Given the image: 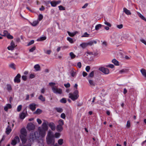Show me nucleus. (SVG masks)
<instances>
[{"label":"nucleus","instance_id":"338daca9","mask_svg":"<svg viewBox=\"0 0 146 146\" xmlns=\"http://www.w3.org/2000/svg\"><path fill=\"white\" fill-rule=\"evenodd\" d=\"M107 67H110L111 68H113L114 67V65L113 64H110L108 65Z\"/></svg>","mask_w":146,"mask_h":146},{"label":"nucleus","instance_id":"39448f33","mask_svg":"<svg viewBox=\"0 0 146 146\" xmlns=\"http://www.w3.org/2000/svg\"><path fill=\"white\" fill-rule=\"evenodd\" d=\"M52 91L54 93L56 94H61L62 93V90L61 89L58 88L56 86L52 87Z\"/></svg>","mask_w":146,"mask_h":146},{"label":"nucleus","instance_id":"393cba45","mask_svg":"<svg viewBox=\"0 0 146 146\" xmlns=\"http://www.w3.org/2000/svg\"><path fill=\"white\" fill-rule=\"evenodd\" d=\"M77 33V32H75L74 33H71L69 31L68 32V35L70 36H74Z\"/></svg>","mask_w":146,"mask_h":146},{"label":"nucleus","instance_id":"4be33fe9","mask_svg":"<svg viewBox=\"0 0 146 146\" xmlns=\"http://www.w3.org/2000/svg\"><path fill=\"white\" fill-rule=\"evenodd\" d=\"M38 99L42 102H44L45 101V98L42 95H40L38 97Z\"/></svg>","mask_w":146,"mask_h":146},{"label":"nucleus","instance_id":"aec40b11","mask_svg":"<svg viewBox=\"0 0 146 146\" xmlns=\"http://www.w3.org/2000/svg\"><path fill=\"white\" fill-rule=\"evenodd\" d=\"M142 75L145 78H146V70L144 69H142L140 70Z\"/></svg>","mask_w":146,"mask_h":146},{"label":"nucleus","instance_id":"c85d7f7f","mask_svg":"<svg viewBox=\"0 0 146 146\" xmlns=\"http://www.w3.org/2000/svg\"><path fill=\"white\" fill-rule=\"evenodd\" d=\"M112 63L114 64L115 65H119L118 62L115 59H113L112 60Z\"/></svg>","mask_w":146,"mask_h":146},{"label":"nucleus","instance_id":"864d4df0","mask_svg":"<svg viewBox=\"0 0 146 146\" xmlns=\"http://www.w3.org/2000/svg\"><path fill=\"white\" fill-rule=\"evenodd\" d=\"M130 122L129 121H127L126 127L127 128H129L130 126Z\"/></svg>","mask_w":146,"mask_h":146},{"label":"nucleus","instance_id":"1a4fd4ad","mask_svg":"<svg viewBox=\"0 0 146 146\" xmlns=\"http://www.w3.org/2000/svg\"><path fill=\"white\" fill-rule=\"evenodd\" d=\"M20 139L18 136H16L14 138V139L12 140L11 144L13 145H15L17 143L19 142Z\"/></svg>","mask_w":146,"mask_h":146},{"label":"nucleus","instance_id":"dca6fc26","mask_svg":"<svg viewBox=\"0 0 146 146\" xmlns=\"http://www.w3.org/2000/svg\"><path fill=\"white\" fill-rule=\"evenodd\" d=\"M12 106L10 104H7L4 107V110L6 111H7L8 109H11L12 108Z\"/></svg>","mask_w":146,"mask_h":146},{"label":"nucleus","instance_id":"f257e3e1","mask_svg":"<svg viewBox=\"0 0 146 146\" xmlns=\"http://www.w3.org/2000/svg\"><path fill=\"white\" fill-rule=\"evenodd\" d=\"M20 133L21 134L19 135L20 137L22 143L24 144L27 141V132L26 129L24 128H22L21 130Z\"/></svg>","mask_w":146,"mask_h":146},{"label":"nucleus","instance_id":"5fc2aeb1","mask_svg":"<svg viewBox=\"0 0 146 146\" xmlns=\"http://www.w3.org/2000/svg\"><path fill=\"white\" fill-rule=\"evenodd\" d=\"M61 117L63 119H65L66 118V115L64 113H61L60 115Z\"/></svg>","mask_w":146,"mask_h":146},{"label":"nucleus","instance_id":"bb28decb","mask_svg":"<svg viewBox=\"0 0 146 146\" xmlns=\"http://www.w3.org/2000/svg\"><path fill=\"white\" fill-rule=\"evenodd\" d=\"M90 84V86L92 87H94L95 86V83L92 80H88Z\"/></svg>","mask_w":146,"mask_h":146},{"label":"nucleus","instance_id":"13d9d810","mask_svg":"<svg viewBox=\"0 0 146 146\" xmlns=\"http://www.w3.org/2000/svg\"><path fill=\"white\" fill-rule=\"evenodd\" d=\"M34 41L33 40H32L30 42H29L28 44H27L28 46H29L33 44L34 43Z\"/></svg>","mask_w":146,"mask_h":146},{"label":"nucleus","instance_id":"4468645a","mask_svg":"<svg viewBox=\"0 0 146 146\" xmlns=\"http://www.w3.org/2000/svg\"><path fill=\"white\" fill-rule=\"evenodd\" d=\"M36 105L35 104L33 103L29 105V108L32 111H33L35 110Z\"/></svg>","mask_w":146,"mask_h":146},{"label":"nucleus","instance_id":"4c0bfd02","mask_svg":"<svg viewBox=\"0 0 146 146\" xmlns=\"http://www.w3.org/2000/svg\"><path fill=\"white\" fill-rule=\"evenodd\" d=\"M91 54H92V53L87 52L86 53H85L84 54V57H86L87 56H88L89 55H90Z\"/></svg>","mask_w":146,"mask_h":146},{"label":"nucleus","instance_id":"72a5a7b5","mask_svg":"<svg viewBox=\"0 0 146 146\" xmlns=\"http://www.w3.org/2000/svg\"><path fill=\"white\" fill-rule=\"evenodd\" d=\"M57 112L61 113L63 111V110L61 108H55Z\"/></svg>","mask_w":146,"mask_h":146},{"label":"nucleus","instance_id":"a211bd4d","mask_svg":"<svg viewBox=\"0 0 146 146\" xmlns=\"http://www.w3.org/2000/svg\"><path fill=\"white\" fill-rule=\"evenodd\" d=\"M128 70L127 69H123L120 70L119 73L121 74H123L124 73H127L128 72Z\"/></svg>","mask_w":146,"mask_h":146},{"label":"nucleus","instance_id":"79ce46f5","mask_svg":"<svg viewBox=\"0 0 146 146\" xmlns=\"http://www.w3.org/2000/svg\"><path fill=\"white\" fill-rule=\"evenodd\" d=\"M88 46L87 42L83 43V48H85Z\"/></svg>","mask_w":146,"mask_h":146},{"label":"nucleus","instance_id":"20e7f679","mask_svg":"<svg viewBox=\"0 0 146 146\" xmlns=\"http://www.w3.org/2000/svg\"><path fill=\"white\" fill-rule=\"evenodd\" d=\"M38 135V132L37 131L31 133L29 136L30 141L33 142L35 141H36L38 140L39 138Z\"/></svg>","mask_w":146,"mask_h":146},{"label":"nucleus","instance_id":"a19ab883","mask_svg":"<svg viewBox=\"0 0 146 146\" xmlns=\"http://www.w3.org/2000/svg\"><path fill=\"white\" fill-rule=\"evenodd\" d=\"M15 64L14 63H12L11 64L9 65V66L11 68L15 70Z\"/></svg>","mask_w":146,"mask_h":146},{"label":"nucleus","instance_id":"052dcab7","mask_svg":"<svg viewBox=\"0 0 146 146\" xmlns=\"http://www.w3.org/2000/svg\"><path fill=\"white\" fill-rule=\"evenodd\" d=\"M7 48L9 50H13L14 49V48L10 45L7 47Z\"/></svg>","mask_w":146,"mask_h":146},{"label":"nucleus","instance_id":"0e129e2a","mask_svg":"<svg viewBox=\"0 0 146 146\" xmlns=\"http://www.w3.org/2000/svg\"><path fill=\"white\" fill-rule=\"evenodd\" d=\"M11 46L15 48V44L13 41H12L11 43Z\"/></svg>","mask_w":146,"mask_h":146},{"label":"nucleus","instance_id":"f704fd0d","mask_svg":"<svg viewBox=\"0 0 146 146\" xmlns=\"http://www.w3.org/2000/svg\"><path fill=\"white\" fill-rule=\"evenodd\" d=\"M90 35L87 32H85L83 35V37H90Z\"/></svg>","mask_w":146,"mask_h":146},{"label":"nucleus","instance_id":"2eb2a0df","mask_svg":"<svg viewBox=\"0 0 146 146\" xmlns=\"http://www.w3.org/2000/svg\"><path fill=\"white\" fill-rule=\"evenodd\" d=\"M49 126L52 130L54 131L56 129V126L55 124L53 122H50L48 124Z\"/></svg>","mask_w":146,"mask_h":146},{"label":"nucleus","instance_id":"0eeeda50","mask_svg":"<svg viewBox=\"0 0 146 146\" xmlns=\"http://www.w3.org/2000/svg\"><path fill=\"white\" fill-rule=\"evenodd\" d=\"M27 113L26 109L24 111L20 113L19 117L21 119H23L27 116Z\"/></svg>","mask_w":146,"mask_h":146},{"label":"nucleus","instance_id":"8fccbe9b","mask_svg":"<svg viewBox=\"0 0 146 146\" xmlns=\"http://www.w3.org/2000/svg\"><path fill=\"white\" fill-rule=\"evenodd\" d=\"M56 84L54 82H50L49 83V85L52 88V87H54V86Z\"/></svg>","mask_w":146,"mask_h":146},{"label":"nucleus","instance_id":"bf43d9fd","mask_svg":"<svg viewBox=\"0 0 146 146\" xmlns=\"http://www.w3.org/2000/svg\"><path fill=\"white\" fill-rule=\"evenodd\" d=\"M64 86L66 88H69L70 86V84L69 83H68L66 84H64Z\"/></svg>","mask_w":146,"mask_h":146},{"label":"nucleus","instance_id":"69168bd1","mask_svg":"<svg viewBox=\"0 0 146 146\" xmlns=\"http://www.w3.org/2000/svg\"><path fill=\"white\" fill-rule=\"evenodd\" d=\"M51 52V51L50 50H48L46 51V52H45V53L48 54H50Z\"/></svg>","mask_w":146,"mask_h":146},{"label":"nucleus","instance_id":"680f3d73","mask_svg":"<svg viewBox=\"0 0 146 146\" xmlns=\"http://www.w3.org/2000/svg\"><path fill=\"white\" fill-rule=\"evenodd\" d=\"M90 68L89 66H87L86 68V70L87 72H89L90 69Z\"/></svg>","mask_w":146,"mask_h":146},{"label":"nucleus","instance_id":"f03ea898","mask_svg":"<svg viewBox=\"0 0 146 146\" xmlns=\"http://www.w3.org/2000/svg\"><path fill=\"white\" fill-rule=\"evenodd\" d=\"M47 143L48 144H54L55 139L52 132L50 131L48 132L46 137Z\"/></svg>","mask_w":146,"mask_h":146},{"label":"nucleus","instance_id":"a18cd8bd","mask_svg":"<svg viewBox=\"0 0 146 146\" xmlns=\"http://www.w3.org/2000/svg\"><path fill=\"white\" fill-rule=\"evenodd\" d=\"M43 18V16L42 14H40L38 16V20L39 21L41 20Z\"/></svg>","mask_w":146,"mask_h":146},{"label":"nucleus","instance_id":"5701e85b","mask_svg":"<svg viewBox=\"0 0 146 146\" xmlns=\"http://www.w3.org/2000/svg\"><path fill=\"white\" fill-rule=\"evenodd\" d=\"M34 68L36 71H39L40 70V66L38 64L35 65L34 66Z\"/></svg>","mask_w":146,"mask_h":146},{"label":"nucleus","instance_id":"774afa93","mask_svg":"<svg viewBox=\"0 0 146 146\" xmlns=\"http://www.w3.org/2000/svg\"><path fill=\"white\" fill-rule=\"evenodd\" d=\"M77 66L79 68H80L82 66V64L81 62H78L77 64Z\"/></svg>","mask_w":146,"mask_h":146},{"label":"nucleus","instance_id":"37998d69","mask_svg":"<svg viewBox=\"0 0 146 146\" xmlns=\"http://www.w3.org/2000/svg\"><path fill=\"white\" fill-rule=\"evenodd\" d=\"M22 108V106L21 105H19L17 108V111L18 112L20 111L21 110Z\"/></svg>","mask_w":146,"mask_h":146},{"label":"nucleus","instance_id":"7ed1b4c3","mask_svg":"<svg viewBox=\"0 0 146 146\" xmlns=\"http://www.w3.org/2000/svg\"><path fill=\"white\" fill-rule=\"evenodd\" d=\"M78 84H75L74 86V87L76 88V90H75L73 93H70L69 94V98L73 101L77 99L79 97L78 92V91L76 90Z\"/></svg>","mask_w":146,"mask_h":146},{"label":"nucleus","instance_id":"6ab92c4d","mask_svg":"<svg viewBox=\"0 0 146 146\" xmlns=\"http://www.w3.org/2000/svg\"><path fill=\"white\" fill-rule=\"evenodd\" d=\"M123 11L127 15H131V13L130 11L128 10L126 8L124 7L123 8Z\"/></svg>","mask_w":146,"mask_h":146},{"label":"nucleus","instance_id":"3c124183","mask_svg":"<svg viewBox=\"0 0 146 146\" xmlns=\"http://www.w3.org/2000/svg\"><path fill=\"white\" fill-rule=\"evenodd\" d=\"M58 8H59V9L60 10H65V8L62 5H60L59 6Z\"/></svg>","mask_w":146,"mask_h":146},{"label":"nucleus","instance_id":"4d7b16f0","mask_svg":"<svg viewBox=\"0 0 146 146\" xmlns=\"http://www.w3.org/2000/svg\"><path fill=\"white\" fill-rule=\"evenodd\" d=\"M54 136L55 137L58 138L60 136V134L58 133H56L55 134Z\"/></svg>","mask_w":146,"mask_h":146},{"label":"nucleus","instance_id":"9d476101","mask_svg":"<svg viewBox=\"0 0 146 146\" xmlns=\"http://www.w3.org/2000/svg\"><path fill=\"white\" fill-rule=\"evenodd\" d=\"M49 1L50 2V3L51 5V6L53 7H55L57 5L61 3V1Z\"/></svg>","mask_w":146,"mask_h":146},{"label":"nucleus","instance_id":"de8ad7c7","mask_svg":"<svg viewBox=\"0 0 146 146\" xmlns=\"http://www.w3.org/2000/svg\"><path fill=\"white\" fill-rule=\"evenodd\" d=\"M71 76L73 77H74L76 76V72L74 71H72L71 73Z\"/></svg>","mask_w":146,"mask_h":146},{"label":"nucleus","instance_id":"c9c22d12","mask_svg":"<svg viewBox=\"0 0 146 146\" xmlns=\"http://www.w3.org/2000/svg\"><path fill=\"white\" fill-rule=\"evenodd\" d=\"M70 55L71 59H73L76 57V55H75L73 52H71L70 53Z\"/></svg>","mask_w":146,"mask_h":146},{"label":"nucleus","instance_id":"412c9836","mask_svg":"<svg viewBox=\"0 0 146 146\" xmlns=\"http://www.w3.org/2000/svg\"><path fill=\"white\" fill-rule=\"evenodd\" d=\"M12 130L9 126L8 127L6 128V132L7 134L9 135L11 131Z\"/></svg>","mask_w":146,"mask_h":146},{"label":"nucleus","instance_id":"09e8293b","mask_svg":"<svg viewBox=\"0 0 146 146\" xmlns=\"http://www.w3.org/2000/svg\"><path fill=\"white\" fill-rule=\"evenodd\" d=\"M3 35H2V36H7V35L9 34L8 32L7 31H3Z\"/></svg>","mask_w":146,"mask_h":146},{"label":"nucleus","instance_id":"603ef678","mask_svg":"<svg viewBox=\"0 0 146 146\" xmlns=\"http://www.w3.org/2000/svg\"><path fill=\"white\" fill-rule=\"evenodd\" d=\"M7 38L10 39H12L13 38V37L9 33L6 36Z\"/></svg>","mask_w":146,"mask_h":146},{"label":"nucleus","instance_id":"c756f323","mask_svg":"<svg viewBox=\"0 0 146 146\" xmlns=\"http://www.w3.org/2000/svg\"><path fill=\"white\" fill-rule=\"evenodd\" d=\"M39 22L38 21H35L33 22L32 23H31V24L33 26H36L38 23Z\"/></svg>","mask_w":146,"mask_h":146},{"label":"nucleus","instance_id":"6e6552de","mask_svg":"<svg viewBox=\"0 0 146 146\" xmlns=\"http://www.w3.org/2000/svg\"><path fill=\"white\" fill-rule=\"evenodd\" d=\"M99 70L105 74H108L109 73V71L107 68L101 67L99 68Z\"/></svg>","mask_w":146,"mask_h":146},{"label":"nucleus","instance_id":"f8f14e48","mask_svg":"<svg viewBox=\"0 0 146 146\" xmlns=\"http://www.w3.org/2000/svg\"><path fill=\"white\" fill-rule=\"evenodd\" d=\"M21 77V76L20 74H18L14 78V82L17 83L20 82V78Z\"/></svg>","mask_w":146,"mask_h":146},{"label":"nucleus","instance_id":"ddd939ff","mask_svg":"<svg viewBox=\"0 0 146 146\" xmlns=\"http://www.w3.org/2000/svg\"><path fill=\"white\" fill-rule=\"evenodd\" d=\"M47 122H44L42 124V127L41 129L45 131L47 130L48 129V127L47 125Z\"/></svg>","mask_w":146,"mask_h":146},{"label":"nucleus","instance_id":"c03bdc74","mask_svg":"<svg viewBox=\"0 0 146 146\" xmlns=\"http://www.w3.org/2000/svg\"><path fill=\"white\" fill-rule=\"evenodd\" d=\"M67 40L70 43H73V41L72 39L70 37H68L67 38Z\"/></svg>","mask_w":146,"mask_h":146},{"label":"nucleus","instance_id":"6e6d98bb","mask_svg":"<svg viewBox=\"0 0 146 146\" xmlns=\"http://www.w3.org/2000/svg\"><path fill=\"white\" fill-rule=\"evenodd\" d=\"M104 24L109 27H111V25L110 23L107 22L106 21H105L104 22Z\"/></svg>","mask_w":146,"mask_h":146},{"label":"nucleus","instance_id":"423d86ee","mask_svg":"<svg viewBox=\"0 0 146 146\" xmlns=\"http://www.w3.org/2000/svg\"><path fill=\"white\" fill-rule=\"evenodd\" d=\"M38 137L41 136L42 137H44L46 135L45 131L41 129V127H39L38 128Z\"/></svg>","mask_w":146,"mask_h":146},{"label":"nucleus","instance_id":"7c9ffc66","mask_svg":"<svg viewBox=\"0 0 146 146\" xmlns=\"http://www.w3.org/2000/svg\"><path fill=\"white\" fill-rule=\"evenodd\" d=\"M102 25L101 24H99L96 26L95 27V29L98 30L99 29L102 27Z\"/></svg>","mask_w":146,"mask_h":146},{"label":"nucleus","instance_id":"58836bf2","mask_svg":"<svg viewBox=\"0 0 146 146\" xmlns=\"http://www.w3.org/2000/svg\"><path fill=\"white\" fill-rule=\"evenodd\" d=\"M63 143V139H60L58 140V143L59 145H61Z\"/></svg>","mask_w":146,"mask_h":146},{"label":"nucleus","instance_id":"49530a36","mask_svg":"<svg viewBox=\"0 0 146 146\" xmlns=\"http://www.w3.org/2000/svg\"><path fill=\"white\" fill-rule=\"evenodd\" d=\"M36 49L35 46H33L29 50V51L30 52H33Z\"/></svg>","mask_w":146,"mask_h":146},{"label":"nucleus","instance_id":"a878e982","mask_svg":"<svg viewBox=\"0 0 146 146\" xmlns=\"http://www.w3.org/2000/svg\"><path fill=\"white\" fill-rule=\"evenodd\" d=\"M62 126L58 125L56 127V129L58 131H61L62 129Z\"/></svg>","mask_w":146,"mask_h":146},{"label":"nucleus","instance_id":"9b49d317","mask_svg":"<svg viewBox=\"0 0 146 146\" xmlns=\"http://www.w3.org/2000/svg\"><path fill=\"white\" fill-rule=\"evenodd\" d=\"M35 128V125L32 123H29L27 126V128L29 130H32L34 129Z\"/></svg>","mask_w":146,"mask_h":146},{"label":"nucleus","instance_id":"e433bc0d","mask_svg":"<svg viewBox=\"0 0 146 146\" xmlns=\"http://www.w3.org/2000/svg\"><path fill=\"white\" fill-rule=\"evenodd\" d=\"M58 123H59L58 125H64V121L62 119H60L58 121Z\"/></svg>","mask_w":146,"mask_h":146},{"label":"nucleus","instance_id":"473e14b6","mask_svg":"<svg viewBox=\"0 0 146 146\" xmlns=\"http://www.w3.org/2000/svg\"><path fill=\"white\" fill-rule=\"evenodd\" d=\"M94 76V71H92L90 74L88 76V78H87L88 79H89V78L93 77Z\"/></svg>","mask_w":146,"mask_h":146},{"label":"nucleus","instance_id":"b1692460","mask_svg":"<svg viewBox=\"0 0 146 146\" xmlns=\"http://www.w3.org/2000/svg\"><path fill=\"white\" fill-rule=\"evenodd\" d=\"M46 37L45 36H42L40 37V38H38L37 40L38 41H41L44 40L46 39Z\"/></svg>","mask_w":146,"mask_h":146},{"label":"nucleus","instance_id":"e2e57ef3","mask_svg":"<svg viewBox=\"0 0 146 146\" xmlns=\"http://www.w3.org/2000/svg\"><path fill=\"white\" fill-rule=\"evenodd\" d=\"M123 25L122 24H120V25H117V27L119 29H121L123 28Z\"/></svg>","mask_w":146,"mask_h":146},{"label":"nucleus","instance_id":"cd10ccee","mask_svg":"<svg viewBox=\"0 0 146 146\" xmlns=\"http://www.w3.org/2000/svg\"><path fill=\"white\" fill-rule=\"evenodd\" d=\"M42 112V111L41 110L39 109H37L36 111L34 112V113L36 114H39Z\"/></svg>","mask_w":146,"mask_h":146},{"label":"nucleus","instance_id":"2f4dec72","mask_svg":"<svg viewBox=\"0 0 146 146\" xmlns=\"http://www.w3.org/2000/svg\"><path fill=\"white\" fill-rule=\"evenodd\" d=\"M138 14L140 18L146 21V19L142 14L140 13H139Z\"/></svg>","mask_w":146,"mask_h":146},{"label":"nucleus","instance_id":"ea45409f","mask_svg":"<svg viewBox=\"0 0 146 146\" xmlns=\"http://www.w3.org/2000/svg\"><path fill=\"white\" fill-rule=\"evenodd\" d=\"M60 102L62 103H66V100L65 98H63L60 100Z\"/></svg>","mask_w":146,"mask_h":146},{"label":"nucleus","instance_id":"f3484780","mask_svg":"<svg viewBox=\"0 0 146 146\" xmlns=\"http://www.w3.org/2000/svg\"><path fill=\"white\" fill-rule=\"evenodd\" d=\"M88 46H91L94 45V44H96L97 43V42L95 40H92L87 42Z\"/></svg>","mask_w":146,"mask_h":146}]
</instances>
